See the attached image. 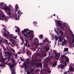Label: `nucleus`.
I'll return each mask as SVG.
<instances>
[{
    "label": "nucleus",
    "instance_id": "26",
    "mask_svg": "<svg viewBox=\"0 0 74 74\" xmlns=\"http://www.w3.org/2000/svg\"><path fill=\"white\" fill-rule=\"evenodd\" d=\"M43 37V35H40V39H42Z\"/></svg>",
    "mask_w": 74,
    "mask_h": 74
},
{
    "label": "nucleus",
    "instance_id": "10",
    "mask_svg": "<svg viewBox=\"0 0 74 74\" xmlns=\"http://www.w3.org/2000/svg\"><path fill=\"white\" fill-rule=\"evenodd\" d=\"M38 66L39 67H42V62H40L37 64Z\"/></svg>",
    "mask_w": 74,
    "mask_h": 74
},
{
    "label": "nucleus",
    "instance_id": "46",
    "mask_svg": "<svg viewBox=\"0 0 74 74\" xmlns=\"http://www.w3.org/2000/svg\"><path fill=\"white\" fill-rule=\"evenodd\" d=\"M48 72L49 73H51V71H49Z\"/></svg>",
    "mask_w": 74,
    "mask_h": 74
},
{
    "label": "nucleus",
    "instance_id": "43",
    "mask_svg": "<svg viewBox=\"0 0 74 74\" xmlns=\"http://www.w3.org/2000/svg\"><path fill=\"white\" fill-rule=\"evenodd\" d=\"M40 49V48H38V49L37 50V52H38L39 51V50Z\"/></svg>",
    "mask_w": 74,
    "mask_h": 74
},
{
    "label": "nucleus",
    "instance_id": "20",
    "mask_svg": "<svg viewBox=\"0 0 74 74\" xmlns=\"http://www.w3.org/2000/svg\"><path fill=\"white\" fill-rule=\"evenodd\" d=\"M60 32L61 35H63V32L61 30H60Z\"/></svg>",
    "mask_w": 74,
    "mask_h": 74
},
{
    "label": "nucleus",
    "instance_id": "1",
    "mask_svg": "<svg viewBox=\"0 0 74 74\" xmlns=\"http://www.w3.org/2000/svg\"><path fill=\"white\" fill-rule=\"evenodd\" d=\"M21 32H22V34L24 37L30 38L29 41L32 40V37L31 36H33L34 34L33 31L30 30L28 28H27V29H24V30L21 31Z\"/></svg>",
    "mask_w": 74,
    "mask_h": 74
},
{
    "label": "nucleus",
    "instance_id": "48",
    "mask_svg": "<svg viewBox=\"0 0 74 74\" xmlns=\"http://www.w3.org/2000/svg\"><path fill=\"white\" fill-rule=\"evenodd\" d=\"M5 41L7 43V44L8 42V41L7 40H5Z\"/></svg>",
    "mask_w": 74,
    "mask_h": 74
},
{
    "label": "nucleus",
    "instance_id": "23",
    "mask_svg": "<svg viewBox=\"0 0 74 74\" xmlns=\"http://www.w3.org/2000/svg\"><path fill=\"white\" fill-rule=\"evenodd\" d=\"M59 42H62V38H60V37L59 36Z\"/></svg>",
    "mask_w": 74,
    "mask_h": 74
},
{
    "label": "nucleus",
    "instance_id": "33",
    "mask_svg": "<svg viewBox=\"0 0 74 74\" xmlns=\"http://www.w3.org/2000/svg\"><path fill=\"white\" fill-rule=\"evenodd\" d=\"M27 74H31V72H29V71H28L27 72Z\"/></svg>",
    "mask_w": 74,
    "mask_h": 74
},
{
    "label": "nucleus",
    "instance_id": "30",
    "mask_svg": "<svg viewBox=\"0 0 74 74\" xmlns=\"http://www.w3.org/2000/svg\"><path fill=\"white\" fill-rule=\"evenodd\" d=\"M49 47L48 48H46V51H49Z\"/></svg>",
    "mask_w": 74,
    "mask_h": 74
},
{
    "label": "nucleus",
    "instance_id": "39",
    "mask_svg": "<svg viewBox=\"0 0 74 74\" xmlns=\"http://www.w3.org/2000/svg\"><path fill=\"white\" fill-rule=\"evenodd\" d=\"M26 53H27V55H29V52H28V51H27V52H26Z\"/></svg>",
    "mask_w": 74,
    "mask_h": 74
},
{
    "label": "nucleus",
    "instance_id": "44",
    "mask_svg": "<svg viewBox=\"0 0 74 74\" xmlns=\"http://www.w3.org/2000/svg\"><path fill=\"white\" fill-rule=\"evenodd\" d=\"M21 60L22 61V62H24V59H23L22 58V59Z\"/></svg>",
    "mask_w": 74,
    "mask_h": 74
},
{
    "label": "nucleus",
    "instance_id": "22",
    "mask_svg": "<svg viewBox=\"0 0 74 74\" xmlns=\"http://www.w3.org/2000/svg\"><path fill=\"white\" fill-rule=\"evenodd\" d=\"M15 8L16 10H18L19 9V7L17 4L16 5V6L15 7Z\"/></svg>",
    "mask_w": 74,
    "mask_h": 74
},
{
    "label": "nucleus",
    "instance_id": "45",
    "mask_svg": "<svg viewBox=\"0 0 74 74\" xmlns=\"http://www.w3.org/2000/svg\"><path fill=\"white\" fill-rule=\"evenodd\" d=\"M30 60V58H28L27 59V61H29Z\"/></svg>",
    "mask_w": 74,
    "mask_h": 74
},
{
    "label": "nucleus",
    "instance_id": "47",
    "mask_svg": "<svg viewBox=\"0 0 74 74\" xmlns=\"http://www.w3.org/2000/svg\"><path fill=\"white\" fill-rule=\"evenodd\" d=\"M36 23H37L36 21L34 22V24H36Z\"/></svg>",
    "mask_w": 74,
    "mask_h": 74
},
{
    "label": "nucleus",
    "instance_id": "7",
    "mask_svg": "<svg viewBox=\"0 0 74 74\" xmlns=\"http://www.w3.org/2000/svg\"><path fill=\"white\" fill-rule=\"evenodd\" d=\"M62 56V58H63V57H65L66 59V61L67 62H69V58H68L66 56H65L64 55H63L62 56Z\"/></svg>",
    "mask_w": 74,
    "mask_h": 74
},
{
    "label": "nucleus",
    "instance_id": "19",
    "mask_svg": "<svg viewBox=\"0 0 74 74\" xmlns=\"http://www.w3.org/2000/svg\"><path fill=\"white\" fill-rule=\"evenodd\" d=\"M23 67H26L27 66V63L24 64L23 65Z\"/></svg>",
    "mask_w": 74,
    "mask_h": 74
},
{
    "label": "nucleus",
    "instance_id": "6",
    "mask_svg": "<svg viewBox=\"0 0 74 74\" xmlns=\"http://www.w3.org/2000/svg\"><path fill=\"white\" fill-rule=\"evenodd\" d=\"M17 16V14H14L12 15V17H13V18H16L15 19L16 20H18V19L19 20V16H18V18H16Z\"/></svg>",
    "mask_w": 74,
    "mask_h": 74
},
{
    "label": "nucleus",
    "instance_id": "29",
    "mask_svg": "<svg viewBox=\"0 0 74 74\" xmlns=\"http://www.w3.org/2000/svg\"><path fill=\"white\" fill-rule=\"evenodd\" d=\"M12 44H14V45H15V43L14 41H13V42H12Z\"/></svg>",
    "mask_w": 74,
    "mask_h": 74
},
{
    "label": "nucleus",
    "instance_id": "61",
    "mask_svg": "<svg viewBox=\"0 0 74 74\" xmlns=\"http://www.w3.org/2000/svg\"><path fill=\"white\" fill-rule=\"evenodd\" d=\"M12 62L13 63H14L15 62V61H14V60H13L12 61Z\"/></svg>",
    "mask_w": 74,
    "mask_h": 74
},
{
    "label": "nucleus",
    "instance_id": "56",
    "mask_svg": "<svg viewBox=\"0 0 74 74\" xmlns=\"http://www.w3.org/2000/svg\"><path fill=\"white\" fill-rule=\"evenodd\" d=\"M11 8H12V9H11V10H14V8H13V7H11Z\"/></svg>",
    "mask_w": 74,
    "mask_h": 74
},
{
    "label": "nucleus",
    "instance_id": "4",
    "mask_svg": "<svg viewBox=\"0 0 74 74\" xmlns=\"http://www.w3.org/2000/svg\"><path fill=\"white\" fill-rule=\"evenodd\" d=\"M11 9L10 8H8V9L7 11V14L8 15H10L11 14Z\"/></svg>",
    "mask_w": 74,
    "mask_h": 74
},
{
    "label": "nucleus",
    "instance_id": "27",
    "mask_svg": "<svg viewBox=\"0 0 74 74\" xmlns=\"http://www.w3.org/2000/svg\"><path fill=\"white\" fill-rule=\"evenodd\" d=\"M20 39L21 40H22V41H24V40H23V39L22 38V37H21V36H20Z\"/></svg>",
    "mask_w": 74,
    "mask_h": 74
},
{
    "label": "nucleus",
    "instance_id": "17",
    "mask_svg": "<svg viewBox=\"0 0 74 74\" xmlns=\"http://www.w3.org/2000/svg\"><path fill=\"white\" fill-rule=\"evenodd\" d=\"M10 49L11 51L13 52V53H15V52L14 49H12L11 47H10Z\"/></svg>",
    "mask_w": 74,
    "mask_h": 74
},
{
    "label": "nucleus",
    "instance_id": "59",
    "mask_svg": "<svg viewBox=\"0 0 74 74\" xmlns=\"http://www.w3.org/2000/svg\"><path fill=\"white\" fill-rule=\"evenodd\" d=\"M44 56H45V57H46V56H47V55L46 54H44Z\"/></svg>",
    "mask_w": 74,
    "mask_h": 74
},
{
    "label": "nucleus",
    "instance_id": "8",
    "mask_svg": "<svg viewBox=\"0 0 74 74\" xmlns=\"http://www.w3.org/2000/svg\"><path fill=\"white\" fill-rule=\"evenodd\" d=\"M49 42V40H48V39L47 38H46L45 39L43 40V43H45V42Z\"/></svg>",
    "mask_w": 74,
    "mask_h": 74
},
{
    "label": "nucleus",
    "instance_id": "50",
    "mask_svg": "<svg viewBox=\"0 0 74 74\" xmlns=\"http://www.w3.org/2000/svg\"><path fill=\"white\" fill-rule=\"evenodd\" d=\"M67 53L68 54H69L70 55L71 53L69 52H67Z\"/></svg>",
    "mask_w": 74,
    "mask_h": 74
},
{
    "label": "nucleus",
    "instance_id": "3",
    "mask_svg": "<svg viewBox=\"0 0 74 74\" xmlns=\"http://www.w3.org/2000/svg\"><path fill=\"white\" fill-rule=\"evenodd\" d=\"M53 53H55V57L56 60H59V58H60V54L59 53L58 54V53L56 52V50H53Z\"/></svg>",
    "mask_w": 74,
    "mask_h": 74
},
{
    "label": "nucleus",
    "instance_id": "13",
    "mask_svg": "<svg viewBox=\"0 0 74 74\" xmlns=\"http://www.w3.org/2000/svg\"><path fill=\"white\" fill-rule=\"evenodd\" d=\"M56 65H57V64L56 62L52 64V65L53 66V67H55Z\"/></svg>",
    "mask_w": 74,
    "mask_h": 74
},
{
    "label": "nucleus",
    "instance_id": "11",
    "mask_svg": "<svg viewBox=\"0 0 74 74\" xmlns=\"http://www.w3.org/2000/svg\"><path fill=\"white\" fill-rule=\"evenodd\" d=\"M4 9L5 11H7V10H8V8H7V5L6 4H4Z\"/></svg>",
    "mask_w": 74,
    "mask_h": 74
},
{
    "label": "nucleus",
    "instance_id": "60",
    "mask_svg": "<svg viewBox=\"0 0 74 74\" xmlns=\"http://www.w3.org/2000/svg\"><path fill=\"white\" fill-rule=\"evenodd\" d=\"M13 38L14 39H15L16 38V37L14 36V37H13Z\"/></svg>",
    "mask_w": 74,
    "mask_h": 74
},
{
    "label": "nucleus",
    "instance_id": "25",
    "mask_svg": "<svg viewBox=\"0 0 74 74\" xmlns=\"http://www.w3.org/2000/svg\"><path fill=\"white\" fill-rule=\"evenodd\" d=\"M63 68H64V65H62L60 66L61 69H63Z\"/></svg>",
    "mask_w": 74,
    "mask_h": 74
},
{
    "label": "nucleus",
    "instance_id": "64",
    "mask_svg": "<svg viewBox=\"0 0 74 74\" xmlns=\"http://www.w3.org/2000/svg\"><path fill=\"white\" fill-rule=\"evenodd\" d=\"M20 58V59L21 60H22V58H21V57H19Z\"/></svg>",
    "mask_w": 74,
    "mask_h": 74
},
{
    "label": "nucleus",
    "instance_id": "54",
    "mask_svg": "<svg viewBox=\"0 0 74 74\" xmlns=\"http://www.w3.org/2000/svg\"><path fill=\"white\" fill-rule=\"evenodd\" d=\"M72 42L73 43H74V39H73V40L72 41Z\"/></svg>",
    "mask_w": 74,
    "mask_h": 74
},
{
    "label": "nucleus",
    "instance_id": "58",
    "mask_svg": "<svg viewBox=\"0 0 74 74\" xmlns=\"http://www.w3.org/2000/svg\"><path fill=\"white\" fill-rule=\"evenodd\" d=\"M61 67V66H60V65H59L58 66V67Z\"/></svg>",
    "mask_w": 74,
    "mask_h": 74
},
{
    "label": "nucleus",
    "instance_id": "53",
    "mask_svg": "<svg viewBox=\"0 0 74 74\" xmlns=\"http://www.w3.org/2000/svg\"><path fill=\"white\" fill-rule=\"evenodd\" d=\"M38 69L35 70V73H36V71H38Z\"/></svg>",
    "mask_w": 74,
    "mask_h": 74
},
{
    "label": "nucleus",
    "instance_id": "40",
    "mask_svg": "<svg viewBox=\"0 0 74 74\" xmlns=\"http://www.w3.org/2000/svg\"><path fill=\"white\" fill-rule=\"evenodd\" d=\"M5 17V15H3L2 16V18H4Z\"/></svg>",
    "mask_w": 74,
    "mask_h": 74
},
{
    "label": "nucleus",
    "instance_id": "16",
    "mask_svg": "<svg viewBox=\"0 0 74 74\" xmlns=\"http://www.w3.org/2000/svg\"><path fill=\"white\" fill-rule=\"evenodd\" d=\"M10 49L11 51L13 52V53H15V52L14 49H12L11 47H10Z\"/></svg>",
    "mask_w": 74,
    "mask_h": 74
},
{
    "label": "nucleus",
    "instance_id": "49",
    "mask_svg": "<svg viewBox=\"0 0 74 74\" xmlns=\"http://www.w3.org/2000/svg\"><path fill=\"white\" fill-rule=\"evenodd\" d=\"M28 40H29V38H28L26 40V42H27V41H28Z\"/></svg>",
    "mask_w": 74,
    "mask_h": 74
},
{
    "label": "nucleus",
    "instance_id": "62",
    "mask_svg": "<svg viewBox=\"0 0 74 74\" xmlns=\"http://www.w3.org/2000/svg\"><path fill=\"white\" fill-rule=\"evenodd\" d=\"M64 74H67V72H65Z\"/></svg>",
    "mask_w": 74,
    "mask_h": 74
},
{
    "label": "nucleus",
    "instance_id": "38",
    "mask_svg": "<svg viewBox=\"0 0 74 74\" xmlns=\"http://www.w3.org/2000/svg\"><path fill=\"white\" fill-rule=\"evenodd\" d=\"M70 70L71 71H73V68H71Z\"/></svg>",
    "mask_w": 74,
    "mask_h": 74
},
{
    "label": "nucleus",
    "instance_id": "63",
    "mask_svg": "<svg viewBox=\"0 0 74 74\" xmlns=\"http://www.w3.org/2000/svg\"><path fill=\"white\" fill-rule=\"evenodd\" d=\"M15 32H18V30L16 29V30H15Z\"/></svg>",
    "mask_w": 74,
    "mask_h": 74
},
{
    "label": "nucleus",
    "instance_id": "52",
    "mask_svg": "<svg viewBox=\"0 0 74 74\" xmlns=\"http://www.w3.org/2000/svg\"><path fill=\"white\" fill-rule=\"evenodd\" d=\"M58 38H56V41H58Z\"/></svg>",
    "mask_w": 74,
    "mask_h": 74
},
{
    "label": "nucleus",
    "instance_id": "21",
    "mask_svg": "<svg viewBox=\"0 0 74 74\" xmlns=\"http://www.w3.org/2000/svg\"><path fill=\"white\" fill-rule=\"evenodd\" d=\"M13 67H14V65L13 64L10 65V69H12V68H13Z\"/></svg>",
    "mask_w": 74,
    "mask_h": 74
},
{
    "label": "nucleus",
    "instance_id": "51",
    "mask_svg": "<svg viewBox=\"0 0 74 74\" xmlns=\"http://www.w3.org/2000/svg\"><path fill=\"white\" fill-rule=\"evenodd\" d=\"M23 53H25V52H26V51H25V50L23 49Z\"/></svg>",
    "mask_w": 74,
    "mask_h": 74
},
{
    "label": "nucleus",
    "instance_id": "24",
    "mask_svg": "<svg viewBox=\"0 0 74 74\" xmlns=\"http://www.w3.org/2000/svg\"><path fill=\"white\" fill-rule=\"evenodd\" d=\"M16 28L18 30V33H20L21 32V31H20V30H19V28H18V27H16Z\"/></svg>",
    "mask_w": 74,
    "mask_h": 74
},
{
    "label": "nucleus",
    "instance_id": "14",
    "mask_svg": "<svg viewBox=\"0 0 74 74\" xmlns=\"http://www.w3.org/2000/svg\"><path fill=\"white\" fill-rule=\"evenodd\" d=\"M17 13L18 14H19L20 15H21V14H23V13L20 10L18 11L17 12Z\"/></svg>",
    "mask_w": 74,
    "mask_h": 74
},
{
    "label": "nucleus",
    "instance_id": "35",
    "mask_svg": "<svg viewBox=\"0 0 74 74\" xmlns=\"http://www.w3.org/2000/svg\"><path fill=\"white\" fill-rule=\"evenodd\" d=\"M22 41V42L21 43V45H22L23 44V43H24V40H23V41Z\"/></svg>",
    "mask_w": 74,
    "mask_h": 74
},
{
    "label": "nucleus",
    "instance_id": "12",
    "mask_svg": "<svg viewBox=\"0 0 74 74\" xmlns=\"http://www.w3.org/2000/svg\"><path fill=\"white\" fill-rule=\"evenodd\" d=\"M69 51V49L68 48H65L64 49V50H63V52H67Z\"/></svg>",
    "mask_w": 74,
    "mask_h": 74
},
{
    "label": "nucleus",
    "instance_id": "5",
    "mask_svg": "<svg viewBox=\"0 0 74 74\" xmlns=\"http://www.w3.org/2000/svg\"><path fill=\"white\" fill-rule=\"evenodd\" d=\"M54 21H55V22H56V24L57 26H62V24L60 23L59 20H57L56 21V20H54Z\"/></svg>",
    "mask_w": 74,
    "mask_h": 74
},
{
    "label": "nucleus",
    "instance_id": "28",
    "mask_svg": "<svg viewBox=\"0 0 74 74\" xmlns=\"http://www.w3.org/2000/svg\"><path fill=\"white\" fill-rule=\"evenodd\" d=\"M64 43L65 45H66L67 44V42H66V40H65V41H64Z\"/></svg>",
    "mask_w": 74,
    "mask_h": 74
},
{
    "label": "nucleus",
    "instance_id": "18",
    "mask_svg": "<svg viewBox=\"0 0 74 74\" xmlns=\"http://www.w3.org/2000/svg\"><path fill=\"white\" fill-rule=\"evenodd\" d=\"M48 63H46L45 64V66L46 67V68H48Z\"/></svg>",
    "mask_w": 74,
    "mask_h": 74
},
{
    "label": "nucleus",
    "instance_id": "55",
    "mask_svg": "<svg viewBox=\"0 0 74 74\" xmlns=\"http://www.w3.org/2000/svg\"><path fill=\"white\" fill-rule=\"evenodd\" d=\"M18 34L19 36H20V35H21V34L20 33V32L18 33Z\"/></svg>",
    "mask_w": 74,
    "mask_h": 74
},
{
    "label": "nucleus",
    "instance_id": "36",
    "mask_svg": "<svg viewBox=\"0 0 74 74\" xmlns=\"http://www.w3.org/2000/svg\"><path fill=\"white\" fill-rule=\"evenodd\" d=\"M54 30L55 32H56V33H58V32L56 30V29H55V28L54 29Z\"/></svg>",
    "mask_w": 74,
    "mask_h": 74
},
{
    "label": "nucleus",
    "instance_id": "9",
    "mask_svg": "<svg viewBox=\"0 0 74 74\" xmlns=\"http://www.w3.org/2000/svg\"><path fill=\"white\" fill-rule=\"evenodd\" d=\"M6 53H8V59L10 60V58H11V54L9 52H6Z\"/></svg>",
    "mask_w": 74,
    "mask_h": 74
},
{
    "label": "nucleus",
    "instance_id": "34",
    "mask_svg": "<svg viewBox=\"0 0 74 74\" xmlns=\"http://www.w3.org/2000/svg\"><path fill=\"white\" fill-rule=\"evenodd\" d=\"M9 35H10L11 38H12L13 37V35L12 34L11 35V34H9Z\"/></svg>",
    "mask_w": 74,
    "mask_h": 74
},
{
    "label": "nucleus",
    "instance_id": "15",
    "mask_svg": "<svg viewBox=\"0 0 74 74\" xmlns=\"http://www.w3.org/2000/svg\"><path fill=\"white\" fill-rule=\"evenodd\" d=\"M29 43V42H26L25 43V45L26 47H27V45H28Z\"/></svg>",
    "mask_w": 74,
    "mask_h": 74
},
{
    "label": "nucleus",
    "instance_id": "37",
    "mask_svg": "<svg viewBox=\"0 0 74 74\" xmlns=\"http://www.w3.org/2000/svg\"><path fill=\"white\" fill-rule=\"evenodd\" d=\"M4 35H5V36H8V35H7V34H6L5 33H4Z\"/></svg>",
    "mask_w": 74,
    "mask_h": 74
},
{
    "label": "nucleus",
    "instance_id": "41",
    "mask_svg": "<svg viewBox=\"0 0 74 74\" xmlns=\"http://www.w3.org/2000/svg\"><path fill=\"white\" fill-rule=\"evenodd\" d=\"M30 47V45L29 43L27 47Z\"/></svg>",
    "mask_w": 74,
    "mask_h": 74
},
{
    "label": "nucleus",
    "instance_id": "2",
    "mask_svg": "<svg viewBox=\"0 0 74 74\" xmlns=\"http://www.w3.org/2000/svg\"><path fill=\"white\" fill-rule=\"evenodd\" d=\"M34 44L36 45H35L36 47V48H38V45H42L44 44V42H42V43H40L39 44V41H38V40L37 38H34Z\"/></svg>",
    "mask_w": 74,
    "mask_h": 74
},
{
    "label": "nucleus",
    "instance_id": "32",
    "mask_svg": "<svg viewBox=\"0 0 74 74\" xmlns=\"http://www.w3.org/2000/svg\"><path fill=\"white\" fill-rule=\"evenodd\" d=\"M64 45H65V44H64V42H63L62 44V46H64Z\"/></svg>",
    "mask_w": 74,
    "mask_h": 74
},
{
    "label": "nucleus",
    "instance_id": "42",
    "mask_svg": "<svg viewBox=\"0 0 74 74\" xmlns=\"http://www.w3.org/2000/svg\"><path fill=\"white\" fill-rule=\"evenodd\" d=\"M3 30H4L5 31V32H7V30H6V29H5V28H3Z\"/></svg>",
    "mask_w": 74,
    "mask_h": 74
},
{
    "label": "nucleus",
    "instance_id": "57",
    "mask_svg": "<svg viewBox=\"0 0 74 74\" xmlns=\"http://www.w3.org/2000/svg\"><path fill=\"white\" fill-rule=\"evenodd\" d=\"M3 49H4V51H5L6 50L4 48V47H3Z\"/></svg>",
    "mask_w": 74,
    "mask_h": 74
},
{
    "label": "nucleus",
    "instance_id": "31",
    "mask_svg": "<svg viewBox=\"0 0 74 74\" xmlns=\"http://www.w3.org/2000/svg\"><path fill=\"white\" fill-rule=\"evenodd\" d=\"M8 19V17H5V21H7V20Z\"/></svg>",
    "mask_w": 74,
    "mask_h": 74
}]
</instances>
